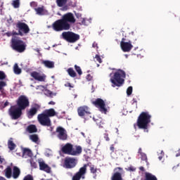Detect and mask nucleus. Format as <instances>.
I'll use <instances>...</instances> for the list:
<instances>
[{"label":"nucleus","mask_w":180,"mask_h":180,"mask_svg":"<svg viewBox=\"0 0 180 180\" xmlns=\"http://www.w3.org/2000/svg\"><path fill=\"white\" fill-rule=\"evenodd\" d=\"M31 77L34 78L35 81H39V82H44V81H46V75L37 71L31 72Z\"/></svg>","instance_id":"nucleus-18"},{"label":"nucleus","mask_w":180,"mask_h":180,"mask_svg":"<svg viewBox=\"0 0 180 180\" xmlns=\"http://www.w3.org/2000/svg\"><path fill=\"white\" fill-rule=\"evenodd\" d=\"M5 78H6V75H5V72L0 71V80L2 81L3 79H5Z\"/></svg>","instance_id":"nucleus-40"},{"label":"nucleus","mask_w":180,"mask_h":180,"mask_svg":"<svg viewBox=\"0 0 180 180\" xmlns=\"http://www.w3.org/2000/svg\"><path fill=\"white\" fill-rule=\"evenodd\" d=\"M77 113L80 117H83L85 120L91 118V111L89 107L86 105L79 107L77 108Z\"/></svg>","instance_id":"nucleus-10"},{"label":"nucleus","mask_w":180,"mask_h":180,"mask_svg":"<svg viewBox=\"0 0 180 180\" xmlns=\"http://www.w3.org/2000/svg\"><path fill=\"white\" fill-rule=\"evenodd\" d=\"M42 64L46 67V68H54V62L50 60H44Z\"/></svg>","instance_id":"nucleus-30"},{"label":"nucleus","mask_w":180,"mask_h":180,"mask_svg":"<svg viewBox=\"0 0 180 180\" xmlns=\"http://www.w3.org/2000/svg\"><path fill=\"white\" fill-rule=\"evenodd\" d=\"M75 158H65V168L68 169H71V168H74L75 167V165H77V162H75Z\"/></svg>","instance_id":"nucleus-20"},{"label":"nucleus","mask_w":180,"mask_h":180,"mask_svg":"<svg viewBox=\"0 0 180 180\" xmlns=\"http://www.w3.org/2000/svg\"><path fill=\"white\" fill-rule=\"evenodd\" d=\"M30 140L33 141V143H37L39 141V136L37 134H32L30 136Z\"/></svg>","instance_id":"nucleus-35"},{"label":"nucleus","mask_w":180,"mask_h":180,"mask_svg":"<svg viewBox=\"0 0 180 180\" xmlns=\"http://www.w3.org/2000/svg\"><path fill=\"white\" fill-rule=\"evenodd\" d=\"M4 86H6V82H5L4 81H1L0 82V91H1V89H2V88Z\"/></svg>","instance_id":"nucleus-45"},{"label":"nucleus","mask_w":180,"mask_h":180,"mask_svg":"<svg viewBox=\"0 0 180 180\" xmlns=\"http://www.w3.org/2000/svg\"><path fill=\"white\" fill-rule=\"evenodd\" d=\"M49 105H56V102H54V101H50V102L49 103Z\"/></svg>","instance_id":"nucleus-55"},{"label":"nucleus","mask_w":180,"mask_h":180,"mask_svg":"<svg viewBox=\"0 0 180 180\" xmlns=\"http://www.w3.org/2000/svg\"><path fill=\"white\" fill-rule=\"evenodd\" d=\"M39 165L40 171H44L46 174H50L51 172V167L46 164L44 161H39Z\"/></svg>","instance_id":"nucleus-22"},{"label":"nucleus","mask_w":180,"mask_h":180,"mask_svg":"<svg viewBox=\"0 0 180 180\" xmlns=\"http://www.w3.org/2000/svg\"><path fill=\"white\" fill-rule=\"evenodd\" d=\"M145 180H158V179H157V176H155L153 174L146 172L145 173Z\"/></svg>","instance_id":"nucleus-28"},{"label":"nucleus","mask_w":180,"mask_h":180,"mask_svg":"<svg viewBox=\"0 0 180 180\" xmlns=\"http://www.w3.org/2000/svg\"><path fill=\"white\" fill-rule=\"evenodd\" d=\"M124 78H126V72L124 70H118L110 78V82L113 88L116 86H122L124 84Z\"/></svg>","instance_id":"nucleus-3"},{"label":"nucleus","mask_w":180,"mask_h":180,"mask_svg":"<svg viewBox=\"0 0 180 180\" xmlns=\"http://www.w3.org/2000/svg\"><path fill=\"white\" fill-rule=\"evenodd\" d=\"M13 26H15L14 29L18 30V32H14V34L25 36V34L30 33V27H29V25L26 24V22L18 21L16 23L13 24Z\"/></svg>","instance_id":"nucleus-6"},{"label":"nucleus","mask_w":180,"mask_h":180,"mask_svg":"<svg viewBox=\"0 0 180 180\" xmlns=\"http://www.w3.org/2000/svg\"><path fill=\"white\" fill-rule=\"evenodd\" d=\"M13 71H14V73L16 74L17 75L22 74V69L19 68V65H18V63H15L13 66Z\"/></svg>","instance_id":"nucleus-31"},{"label":"nucleus","mask_w":180,"mask_h":180,"mask_svg":"<svg viewBox=\"0 0 180 180\" xmlns=\"http://www.w3.org/2000/svg\"><path fill=\"white\" fill-rule=\"evenodd\" d=\"M8 105H9V102L6 101V102L4 103V108H6V106H8Z\"/></svg>","instance_id":"nucleus-54"},{"label":"nucleus","mask_w":180,"mask_h":180,"mask_svg":"<svg viewBox=\"0 0 180 180\" xmlns=\"http://www.w3.org/2000/svg\"><path fill=\"white\" fill-rule=\"evenodd\" d=\"M4 176L7 179H18L20 176V169L18 166H13V163H11L10 165L7 166L4 170Z\"/></svg>","instance_id":"nucleus-4"},{"label":"nucleus","mask_w":180,"mask_h":180,"mask_svg":"<svg viewBox=\"0 0 180 180\" xmlns=\"http://www.w3.org/2000/svg\"><path fill=\"white\" fill-rule=\"evenodd\" d=\"M52 29L55 32H63V30H70L61 18L57 20L52 24Z\"/></svg>","instance_id":"nucleus-12"},{"label":"nucleus","mask_w":180,"mask_h":180,"mask_svg":"<svg viewBox=\"0 0 180 180\" xmlns=\"http://www.w3.org/2000/svg\"><path fill=\"white\" fill-rule=\"evenodd\" d=\"M62 21L70 29H71V24L75 23L76 20L72 13H67L62 16Z\"/></svg>","instance_id":"nucleus-11"},{"label":"nucleus","mask_w":180,"mask_h":180,"mask_svg":"<svg viewBox=\"0 0 180 180\" xmlns=\"http://www.w3.org/2000/svg\"><path fill=\"white\" fill-rule=\"evenodd\" d=\"M45 95H46V96H49V98H53V96H56V94H53L51 91L46 89L45 90Z\"/></svg>","instance_id":"nucleus-36"},{"label":"nucleus","mask_w":180,"mask_h":180,"mask_svg":"<svg viewBox=\"0 0 180 180\" xmlns=\"http://www.w3.org/2000/svg\"><path fill=\"white\" fill-rule=\"evenodd\" d=\"M86 166V167H89L90 168V172L93 175L94 179H96V177L98 176V174L96 173L98 172V168L95 167L94 165H92L91 162H88L87 164H85L83 165V167Z\"/></svg>","instance_id":"nucleus-21"},{"label":"nucleus","mask_w":180,"mask_h":180,"mask_svg":"<svg viewBox=\"0 0 180 180\" xmlns=\"http://www.w3.org/2000/svg\"><path fill=\"white\" fill-rule=\"evenodd\" d=\"M56 133L58 139H59V140H62L63 141L67 140L68 137V136L67 135V131L62 127H58L56 128Z\"/></svg>","instance_id":"nucleus-16"},{"label":"nucleus","mask_w":180,"mask_h":180,"mask_svg":"<svg viewBox=\"0 0 180 180\" xmlns=\"http://www.w3.org/2000/svg\"><path fill=\"white\" fill-rule=\"evenodd\" d=\"M138 153H139V154H143V152H142V149H141V148H139V150H138Z\"/></svg>","instance_id":"nucleus-51"},{"label":"nucleus","mask_w":180,"mask_h":180,"mask_svg":"<svg viewBox=\"0 0 180 180\" xmlns=\"http://www.w3.org/2000/svg\"><path fill=\"white\" fill-rule=\"evenodd\" d=\"M62 39L68 43H75L79 39V34H75L72 32H63L61 34Z\"/></svg>","instance_id":"nucleus-8"},{"label":"nucleus","mask_w":180,"mask_h":180,"mask_svg":"<svg viewBox=\"0 0 180 180\" xmlns=\"http://www.w3.org/2000/svg\"><path fill=\"white\" fill-rule=\"evenodd\" d=\"M36 106H39L37 104H36Z\"/></svg>","instance_id":"nucleus-64"},{"label":"nucleus","mask_w":180,"mask_h":180,"mask_svg":"<svg viewBox=\"0 0 180 180\" xmlns=\"http://www.w3.org/2000/svg\"><path fill=\"white\" fill-rule=\"evenodd\" d=\"M4 161H5V159L1 158L0 156V164H2L4 162Z\"/></svg>","instance_id":"nucleus-53"},{"label":"nucleus","mask_w":180,"mask_h":180,"mask_svg":"<svg viewBox=\"0 0 180 180\" xmlns=\"http://www.w3.org/2000/svg\"><path fill=\"white\" fill-rule=\"evenodd\" d=\"M115 172L111 176V180H123L122 173L123 172V168L116 167L114 169ZM117 171V172H116Z\"/></svg>","instance_id":"nucleus-19"},{"label":"nucleus","mask_w":180,"mask_h":180,"mask_svg":"<svg viewBox=\"0 0 180 180\" xmlns=\"http://www.w3.org/2000/svg\"><path fill=\"white\" fill-rule=\"evenodd\" d=\"M132 92H133V87L129 86L127 89V95H128V96H130V95H131Z\"/></svg>","instance_id":"nucleus-38"},{"label":"nucleus","mask_w":180,"mask_h":180,"mask_svg":"<svg viewBox=\"0 0 180 180\" xmlns=\"http://www.w3.org/2000/svg\"><path fill=\"white\" fill-rule=\"evenodd\" d=\"M33 155V153H32V150L27 148H25L22 150V157L23 158H27V157H32Z\"/></svg>","instance_id":"nucleus-23"},{"label":"nucleus","mask_w":180,"mask_h":180,"mask_svg":"<svg viewBox=\"0 0 180 180\" xmlns=\"http://www.w3.org/2000/svg\"><path fill=\"white\" fill-rule=\"evenodd\" d=\"M94 122H96L97 126L100 128H103V126L105 125V122L103 120L102 118L96 117L93 118Z\"/></svg>","instance_id":"nucleus-24"},{"label":"nucleus","mask_w":180,"mask_h":180,"mask_svg":"<svg viewBox=\"0 0 180 180\" xmlns=\"http://www.w3.org/2000/svg\"><path fill=\"white\" fill-rule=\"evenodd\" d=\"M178 167H179V164H178L176 166H174V167H173V169H174V171H175V169H176V168H177Z\"/></svg>","instance_id":"nucleus-56"},{"label":"nucleus","mask_w":180,"mask_h":180,"mask_svg":"<svg viewBox=\"0 0 180 180\" xmlns=\"http://www.w3.org/2000/svg\"><path fill=\"white\" fill-rule=\"evenodd\" d=\"M92 76L91 75H87V76H86V79H87V81H92Z\"/></svg>","instance_id":"nucleus-48"},{"label":"nucleus","mask_w":180,"mask_h":180,"mask_svg":"<svg viewBox=\"0 0 180 180\" xmlns=\"http://www.w3.org/2000/svg\"><path fill=\"white\" fill-rule=\"evenodd\" d=\"M159 160H162V157L160 156Z\"/></svg>","instance_id":"nucleus-60"},{"label":"nucleus","mask_w":180,"mask_h":180,"mask_svg":"<svg viewBox=\"0 0 180 180\" xmlns=\"http://www.w3.org/2000/svg\"><path fill=\"white\" fill-rule=\"evenodd\" d=\"M110 150L112 153H115V146L114 145H111L110 147Z\"/></svg>","instance_id":"nucleus-49"},{"label":"nucleus","mask_w":180,"mask_h":180,"mask_svg":"<svg viewBox=\"0 0 180 180\" xmlns=\"http://www.w3.org/2000/svg\"><path fill=\"white\" fill-rule=\"evenodd\" d=\"M30 164L32 168H37V163H36V162H34L33 160H30Z\"/></svg>","instance_id":"nucleus-44"},{"label":"nucleus","mask_w":180,"mask_h":180,"mask_svg":"<svg viewBox=\"0 0 180 180\" xmlns=\"http://www.w3.org/2000/svg\"><path fill=\"white\" fill-rule=\"evenodd\" d=\"M86 174V166H83L80 167L79 171L73 175L72 180H81V179H85Z\"/></svg>","instance_id":"nucleus-15"},{"label":"nucleus","mask_w":180,"mask_h":180,"mask_svg":"<svg viewBox=\"0 0 180 180\" xmlns=\"http://www.w3.org/2000/svg\"><path fill=\"white\" fill-rule=\"evenodd\" d=\"M65 8H67V6H65V7H64V9H65Z\"/></svg>","instance_id":"nucleus-63"},{"label":"nucleus","mask_w":180,"mask_h":180,"mask_svg":"<svg viewBox=\"0 0 180 180\" xmlns=\"http://www.w3.org/2000/svg\"><path fill=\"white\" fill-rule=\"evenodd\" d=\"M62 152L68 155H79L82 153V147L76 146L75 148L72 144L68 143L62 147Z\"/></svg>","instance_id":"nucleus-5"},{"label":"nucleus","mask_w":180,"mask_h":180,"mask_svg":"<svg viewBox=\"0 0 180 180\" xmlns=\"http://www.w3.org/2000/svg\"><path fill=\"white\" fill-rule=\"evenodd\" d=\"M38 108L37 107H32L27 112L28 117H33L36 113H37Z\"/></svg>","instance_id":"nucleus-27"},{"label":"nucleus","mask_w":180,"mask_h":180,"mask_svg":"<svg viewBox=\"0 0 180 180\" xmlns=\"http://www.w3.org/2000/svg\"><path fill=\"white\" fill-rule=\"evenodd\" d=\"M139 169H140V171H144V167H140Z\"/></svg>","instance_id":"nucleus-57"},{"label":"nucleus","mask_w":180,"mask_h":180,"mask_svg":"<svg viewBox=\"0 0 180 180\" xmlns=\"http://www.w3.org/2000/svg\"><path fill=\"white\" fill-rule=\"evenodd\" d=\"M136 123L139 129H142L148 132V124L151 123V116L148 112H142L139 115Z\"/></svg>","instance_id":"nucleus-2"},{"label":"nucleus","mask_w":180,"mask_h":180,"mask_svg":"<svg viewBox=\"0 0 180 180\" xmlns=\"http://www.w3.org/2000/svg\"><path fill=\"white\" fill-rule=\"evenodd\" d=\"M67 71L68 74L70 75V77H72V78H75V77H77V73L72 68H68Z\"/></svg>","instance_id":"nucleus-33"},{"label":"nucleus","mask_w":180,"mask_h":180,"mask_svg":"<svg viewBox=\"0 0 180 180\" xmlns=\"http://www.w3.org/2000/svg\"><path fill=\"white\" fill-rule=\"evenodd\" d=\"M67 2H68V0H56L57 6L59 8H63V6L67 5Z\"/></svg>","instance_id":"nucleus-32"},{"label":"nucleus","mask_w":180,"mask_h":180,"mask_svg":"<svg viewBox=\"0 0 180 180\" xmlns=\"http://www.w3.org/2000/svg\"><path fill=\"white\" fill-rule=\"evenodd\" d=\"M104 139L106 140V141H110V139H109V134H104Z\"/></svg>","instance_id":"nucleus-46"},{"label":"nucleus","mask_w":180,"mask_h":180,"mask_svg":"<svg viewBox=\"0 0 180 180\" xmlns=\"http://www.w3.org/2000/svg\"><path fill=\"white\" fill-rule=\"evenodd\" d=\"M8 147L11 151H13L16 148V144L13 143V138H10L8 141Z\"/></svg>","instance_id":"nucleus-26"},{"label":"nucleus","mask_w":180,"mask_h":180,"mask_svg":"<svg viewBox=\"0 0 180 180\" xmlns=\"http://www.w3.org/2000/svg\"><path fill=\"white\" fill-rule=\"evenodd\" d=\"M14 33H16V31L13 30L12 32H6V36H8V37H11V36H18V34H15Z\"/></svg>","instance_id":"nucleus-39"},{"label":"nucleus","mask_w":180,"mask_h":180,"mask_svg":"<svg viewBox=\"0 0 180 180\" xmlns=\"http://www.w3.org/2000/svg\"><path fill=\"white\" fill-rule=\"evenodd\" d=\"M95 58L98 63L100 64L102 63V58H101V56L99 55H96Z\"/></svg>","instance_id":"nucleus-42"},{"label":"nucleus","mask_w":180,"mask_h":180,"mask_svg":"<svg viewBox=\"0 0 180 180\" xmlns=\"http://www.w3.org/2000/svg\"><path fill=\"white\" fill-rule=\"evenodd\" d=\"M120 46L122 51L124 53H129V51H131V49H133V46L131 44V41H128L126 42L124 41V38H122L121 42H120Z\"/></svg>","instance_id":"nucleus-17"},{"label":"nucleus","mask_w":180,"mask_h":180,"mask_svg":"<svg viewBox=\"0 0 180 180\" xmlns=\"http://www.w3.org/2000/svg\"><path fill=\"white\" fill-rule=\"evenodd\" d=\"M84 22H85V20H84V19H83L82 23H84Z\"/></svg>","instance_id":"nucleus-61"},{"label":"nucleus","mask_w":180,"mask_h":180,"mask_svg":"<svg viewBox=\"0 0 180 180\" xmlns=\"http://www.w3.org/2000/svg\"><path fill=\"white\" fill-rule=\"evenodd\" d=\"M23 180H34V179L33 178V176H32L31 174H27L24 177Z\"/></svg>","instance_id":"nucleus-41"},{"label":"nucleus","mask_w":180,"mask_h":180,"mask_svg":"<svg viewBox=\"0 0 180 180\" xmlns=\"http://www.w3.org/2000/svg\"><path fill=\"white\" fill-rule=\"evenodd\" d=\"M141 156L142 161H146L147 162V155H146V153H142Z\"/></svg>","instance_id":"nucleus-43"},{"label":"nucleus","mask_w":180,"mask_h":180,"mask_svg":"<svg viewBox=\"0 0 180 180\" xmlns=\"http://www.w3.org/2000/svg\"><path fill=\"white\" fill-rule=\"evenodd\" d=\"M49 127H50V128H49V130L50 131H53V127L50 126Z\"/></svg>","instance_id":"nucleus-58"},{"label":"nucleus","mask_w":180,"mask_h":180,"mask_svg":"<svg viewBox=\"0 0 180 180\" xmlns=\"http://www.w3.org/2000/svg\"><path fill=\"white\" fill-rule=\"evenodd\" d=\"M10 20H11V22H13V21L12 20V18H10Z\"/></svg>","instance_id":"nucleus-62"},{"label":"nucleus","mask_w":180,"mask_h":180,"mask_svg":"<svg viewBox=\"0 0 180 180\" xmlns=\"http://www.w3.org/2000/svg\"><path fill=\"white\" fill-rule=\"evenodd\" d=\"M65 86L69 87V88H74V86H72L71 83H68V82L65 84Z\"/></svg>","instance_id":"nucleus-47"},{"label":"nucleus","mask_w":180,"mask_h":180,"mask_svg":"<svg viewBox=\"0 0 180 180\" xmlns=\"http://www.w3.org/2000/svg\"><path fill=\"white\" fill-rule=\"evenodd\" d=\"M35 11L37 14L41 16L43 15H47V11L44 9V6L38 7L37 8H35Z\"/></svg>","instance_id":"nucleus-25"},{"label":"nucleus","mask_w":180,"mask_h":180,"mask_svg":"<svg viewBox=\"0 0 180 180\" xmlns=\"http://www.w3.org/2000/svg\"><path fill=\"white\" fill-rule=\"evenodd\" d=\"M12 6L15 9H18L20 6V0H13L11 3Z\"/></svg>","instance_id":"nucleus-34"},{"label":"nucleus","mask_w":180,"mask_h":180,"mask_svg":"<svg viewBox=\"0 0 180 180\" xmlns=\"http://www.w3.org/2000/svg\"><path fill=\"white\" fill-rule=\"evenodd\" d=\"M92 103L96 106V108H98L100 112L101 113H104V115H106L108 113V108H106V104L105 103V101L102 100V98H97L94 101H92Z\"/></svg>","instance_id":"nucleus-13"},{"label":"nucleus","mask_w":180,"mask_h":180,"mask_svg":"<svg viewBox=\"0 0 180 180\" xmlns=\"http://www.w3.org/2000/svg\"><path fill=\"white\" fill-rule=\"evenodd\" d=\"M22 110L19 108H16L15 106L11 107L9 110L11 119H13V120H18V119L22 116Z\"/></svg>","instance_id":"nucleus-14"},{"label":"nucleus","mask_w":180,"mask_h":180,"mask_svg":"<svg viewBox=\"0 0 180 180\" xmlns=\"http://www.w3.org/2000/svg\"><path fill=\"white\" fill-rule=\"evenodd\" d=\"M93 47H94V49H95V48L98 49V44L94 43V44H93Z\"/></svg>","instance_id":"nucleus-52"},{"label":"nucleus","mask_w":180,"mask_h":180,"mask_svg":"<svg viewBox=\"0 0 180 180\" xmlns=\"http://www.w3.org/2000/svg\"><path fill=\"white\" fill-rule=\"evenodd\" d=\"M27 131L28 133H37V127H36V125H34V124L29 125L27 127Z\"/></svg>","instance_id":"nucleus-29"},{"label":"nucleus","mask_w":180,"mask_h":180,"mask_svg":"<svg viewBox=\"0 0 180 180\" xmlns=\"http://www.w3.org/2000/svg\"><path fill=\"white\" fill-rule=\"evenodd\" d=\"M17 106L21 110H25L27 108H29L30 103L29 102V98L26 97V96H20L18 98L17 101Z\"/></svg>","instance_id":"nucleus-9"},{"label":"nucleus","mask_w":180,"mask_h":180,"mask_svg":"<svg viewBox=\"0 0 180 180\" xmlns=\"http://www.w3.org/2000/svg\"><path fill=\"white\" fill-rule=\"evenodd\" d=\"M132 101V105H134V103L137 105V100L136 98H133Z\"/></svg>","instance_id":"nucleus-50"},{"label":"nucleus","mask_w":180,"mask_h":180,"mask_svg":"<svg viewBox=\"0 0 180 180\" xmlns=\"http://www.w3.org/2000/svg\"><path fill=\"white\" fill-rule=\"evenodd\" d=\"M75 69L77 71V74L79 75H82V70H81V68L77 65H75Z\"/></svg>","instance_id":"nucleus-37"},{"label":"nucleus","mask_w":180,"mask_h":180,"mask_svg":"<svg viewBox=\"0 0 180 180\" xmlns=\"http://www.w3.org/2000/svg\"><path fill=\"white\" fill-rule=\"evenodd\" d=\"M56 115L57 112H56V110L53 108L45 110L43 113L38 115V122L41 126L50 127V126H51V120L50 117H53Z\"/></svg>","instance_id":"nucleus-1"},{"label":"nucleus","mask_w":180,"mask_h":180,"mask_svg":"<svg viewBox=\"0 0 180 180\" xmlns=\"http://www.w3.org/2000/svg\"><path fill=\"white\" fill-rule=\"evenodd\" d=\"M0 180H6V179H5L4 177L0 176Z\"/></svg>","instance_id":"nucleus-59"},{"label":"nucleus","mask_w":180,"mask_h":180,"mask_svg":"<svg viewBox=\"0 0 180 180\" xmlns=\"http://www.w3.org/2000/svg\"><path fill=\"white\" fill-rule=\"evenodd\" d=\"M11 48L18 53H23L26 50V44L22 39L13 38L11 39Z\"/></svg>","instance_id":"nucleus-7"}]
</instances>
